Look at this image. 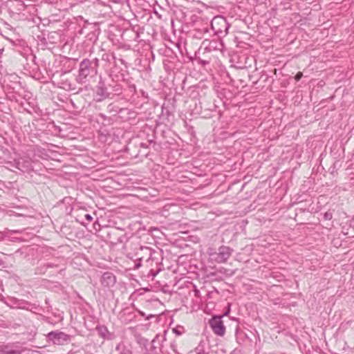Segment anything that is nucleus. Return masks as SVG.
Returning <instances> with one entry per match:
<instances>
[{
    "instance_id": "4468645a",
    "label": "nucleus",
    "mask_w": 354,
    "mask_h": 354,
    "mask_svg": "<svg viewBox=\"0 0 354 354\" xmlns=\"http://www.w3.org/2000/svg\"><path fill=\"white\" fill-rule=\"evenodd\" d=\"M120 319L122 322L124 324H129L133 319V315L129 309H124L120 313Z\"/></svg>"
},
{
    "instance_id": "f3484780",
    "label": "nucleus",
    "mask_w": 354,
    "mask_h": 354,
    "mask_svg": "<svg viewBox=\"0 0 354 354\" xmlns=\"http://www.w3.org/2000/svg\"><path fill=\"white\" fill-rule=\"evenodd\" d=\"M17 308H21V309H27V306L29 305V303L26 301H19L17 304Z\"/></svg>"
},
{
    "instance_id": "b1692460",
    "label": "nucleus",
    "mask_w": 354,
    "mask_h": 354,
    "mask_svg": "<svg viewBox=\"0 0 354 354\" xmlns=\"http://www.w3.org/2000/svg\"><path fill=\"white\" fill-rule=\"evenodd\" d=\"M176 346H177V345H176V344L175 342H172V343L171 344V347L172 350H173L175 353H177Z\"/></svg>"
},
{
    "instance_id": "7ed1b4c3",
    "label": "nucleus",
    "mask_w": 354,
    "mask_h": 354,
    "mask_svg": "<svg viewBox=\"0 0 354 354\" xmlns=\"http://www.w3.org/2000/svg\"><path fill=\"white\" fill-rule=\"evenodd\" d=\"M230 27V24L222 16L214 17L211 21V28L219 39L225 37L228 33Z\"/></svg>"
},
{
    "instance_id": "9d476101",
    "label": "nucleus",
    "mask_w": 354,
    "mask_h": 354,
    "mask_svg": "<svg viewBox=\"0 0 354 354\" xmlns=\"http://www.w3.org/2000/svg\"><path fill=\"white\" fill-rule=\"evenodd\" d=\"M94 70L92 66V62L88 59H83L80 64L78 79L80 82H83Z\"/></svg>"
},
{
    "instance_id": "412c9836",
    "label": "nucleus",
    "mask_w": 354,
    "mask_h": 354,
    "mask_svg": "<svg viewBox=\"0 0 354 354\" xmlns=\"http://www.w3.org/2000/svg\"><path fill=\"white\" fill-rule=\"evenodd\" d=\"M216 42L212 41L210 42L209 46L205 48V50H211L212 49H216V46H215Z\"/></svg>"
},
{
    "instance_id": "bb28decb",
    "label": "nucleus",
    "mask_w": 354,
    "mask_h": 354,
    "mask_svg": "<svg viewBox=\"0 0 354 354\" xmlns=\"http://www.w3.org/2000/svg\"><path fill=\"white\" fill-rule=\"evenodd\" d=\"M92 62V64H95V67H97L98 66L99 59L97 58H95Z\"/></svg>"
},
{
    "instance_id": "6e6552de",
    "label": "nucleus",
    "mask_w": 354,
    "mask_h": 354,
    "mask_svg": "<svg viewBox=\"0 0 354 354\" xmlns=\"http://www.w3.org/2000/svg\"><path fill=\"white\" fill-rule=\"evenodd\" d=\"M223 316L213 315L209 320V324L214 333L223 337L225 333V327L222 321Z\"/></svg>"
},
{
    "instance_id": "0eeeda50",
    "label": "nucleus",
    "mask_w": 354,
    "mask_h": 354,
    "mask_svg": "<svg viewBox=\"0 0 354 354\" xmlns=\"http://www.w3.org/2000/svg\"><path fill=\"white\" fill-rule=\"evenodd\" d=\"M134 241L136 239H140V241L144 243H148L150 238L149 230L147 229L145 226L142 225L140 221L134 219Z\"/></svg>"
},
{
    "instance_id": "2eb2a0df",
    "label": "nucleus",
    "mask_w": 354,
    "mask_h": 354,
    "mask_svg": "<svg viewBox=\"0 0 354 354\" xmlns=\"http://www.w3.org/2000/svg\"><path fill=\"white\" fill-rule=\"evenodd\" d=\"M0 354H21L19 350L14 349L11 345L0 346Z\"/></svg>"
},
{
    "instance_id": "dca6fc26",
    "label": "nucleus",
    "mask_w": 354,
    "mask_h": 354,
    "mask_svg": "<svg viewBox=\"0 0 354 354\" xmlns=\"http://www.w3.org/2000/svg\"><path fill=\"white\" fill-rule=\"evenodd\" d=\"M137 343L142 348H145L149 344V340L146 338L141 337L140 335H134Z\"/></svg>"
},
{
    "instance_id": "a19ab883",
    "label": "nucleus",
    "mask_w": 354,
    "mask_h": 354,
    "mask_svg": "<svg viewBox=\"0 0 354 354\" xmlns=\"http://www.w3.org/2000/svg\"><path fill=\"white\" fill-rule=\"evenodd\" d=\"M137 194H142V192H136Z\"/></svg>"
},
{
    "instance_id": "ea45409f",
    "label": "nucleus",
    "mask_w": 354,
    "mask_h": 354,
    "mask_svg": "<svg viewBox=\"0 0 354 354\" xmlns=\"http://www.w3.org/2000/svg\"><path fill=\"white\" fill-rule=\"evenodd\" d=\"M133 317H134V319H136L137 318V315H134Z\"/></svg>"
},
{
    "instance_id": "c85d7f7f",
    "label": "nucleus",
    "mask_w": 354,
    "mask_h": 354,
    "mask_svg": "<svg viewBox=\"0 0 354 354\" xmlns=\"http://www.w3.org/2000/svg\"><path fill=\"white\" fill-rule=\"evenodd\" d=\"M134 311H137L138 315L142 316V317H145V313L143 312H142V311H140V310H139L138 309H136L135 308H134Z\"/></svg>"
},
{
    "instance_id": "4be33fe9",
    "label": "nucleus",
    "mask_w": 354,
    "mask_h": 354,
    "mask_svg": "<svg viewBox=\"0 0 354 354\" xmlns=\"http://www.w3.org/2000/svg\"><path fill=\"white\" fill-rule=\"evenodd\" d=\"M23 230H8V233L10 235H12L14 234H21Z\"/></svg>"
},
{
    "instance_id": "a878e982",
    "label": "nucleus",
    "mask_w": 354,
    "mask_h": 354,
    "mask_svg": "<svg viewBox=\"0 0 354 354\" xmlns=\"http://www.w3.org/2000/svg\"><path fill=\"white\" fill-rule=\"evenodd\" d=\"M173 332L176 333L177 335H180L182 334V332L176 328L173 329Z\"/></svg>"
},
{
    "instance_id": "39448f33",
    "label": "nucleus",
    "mask_w": 354,
    "mask_h": 354,
    "mask_svg": "<svg viewBox=\"0 0 354 354\" xmlns=\"http://www.w3.org/2000/svg\"><path fill=\"white\" fill-rule=\"evenodd\" d=\"M48 342L55 345L67 344L71 339V336L59 330L51 331L46 335Z\"/></svg>"
},
{
    "instance_id": "cd10ccee",
    "label": "nucleus",
    "mask_w": 354,
    "mask_h": 354,
    "mask_svg": "<svg viewBox=\"0 0 354 354\" xmlns=\"http://www.w3.org/2000/svg\"><path fill=\"white\" fill-rule=\"evenodd\" d=\"M349 225H350L351 227L354 229V216H353V218L350 221Z\"/></svg>"
},
{
    "instance_id": "5701e85b",
    "label": "nucleus",
    "mask_w": 354,
    "mask_h": 354,
    "mask_svg": "<svg viewBox=\"0 0 354 354\" xmlns=\"http://www.w3.org/2000/svg\"><path fill=\"white\" fill-rule=\"evenodd\" d=\"M197 31H198V32H200V33H203V34H204V33H206V32H208V28H207V27H204V28H201V29H198V30H197Z\"/></svg>"
},
{
    "instance_id": "393cba45",
    "label": "nucleus",
    "mask_w": 354,
    "mask_h": 354,
    "mask_svg": "<svg viewBox=\"0 0 354 354\" xmlns=\"http://www.w3.org/2000/svg\"><path fill=\"white\" fill-rule=\"evenodd\" d=\"M85 218L88 221H91L93 220V217L91 215L88 214H86L85 215Z\"/></svg>"
},
{
    "instance_id": "37998d69",
    "label": "nucleus",
    "mask_w": 354,
    "mask_h": 354,
    "mask_svg": "<svg viewBox=\"0 0 354 354\" xmlns=\"http://www.w3.org/2000/svg\"><path fill=\"white\" fill-rule=\"evenodd\" d=\"M134 281L138 283V281L136 279H134Z\"/></svg>"
},
{
    "instance_id": "20e7f679",
    "label": "nucleus",
    "mask_w": 354,
    "mask_h": 354,
    "mask_svg": "<svg viewBox=\"0 0 354 354\" xmlns=\"http://www.w3.org/2000/svg\"><path fill=\"white\" fill-rule=\"evenodd\" d=\"M139 248L137 251H134V269H138L142 266V262H148L151 257V248L149 247L142 245L140 243H138Z\"/></svg>"
},
{
    "instance_id": "c03bdc74",
    "label": "nucleus",
    "mask_w": 354,
    "mask_h": 354,
    "mask_svg": "<svg viewBox=\"0 0 354 354\" xmlns=\"http://www.w3.org/2000/svg\"><path fill=\"white\" fill-rule=\"evenodd\" d=\"M231 354H233V353H231Z\"/></svg>"
},
{
    "instance_id": "423d86ee",
    "label": "nucleus",
    "mask_w": 354,
    "mask_h": 354,
    "mask_svg": "<svg viewBox=\"0 0 354 354\" xmlns=\"http://www.w3.org/2000/svg\"><path fill=\"white\" fill-rule=\"evenodd\" d=\"M233 252V249L228 246L222 245L218 248L217 252L210 254L212 260L218 263H225L230 257Z\"/></svg>"
},
{
    "instance_id": "f704fd0d",
    "label": "nucleus",
    "mask_w": 354,
    "mask_h": 354,
    "mask_svg": "<svg viewBox=\"0 0 354 354\" xmlns=\"http://www.w3.org/2000/svg\"><path fill=\"white\" fill-rule=\"evenodd\" d=\"M300 77H301V75H299V74H297V75H296V79H297V80H299Z\"/></svg>"
},
{
    "instance_id": "6ab92c4d",
    "label": "nucleus",
    "mask_w": 354,
    "mask_h": 354,
    "mask_svg": "<svg viewBox=\"0 0 354 354\" xmlns=\"http://www.w3.org/2000/svg\"><path fill=\"white\" fill-rule=\"evenodd\" d=\"M147 274H144V277L149 278L150 277H154L156 275L155 273L153 272L152 270L146 269Z\"/></svg>"
},
{
    "instance_id": "7c9ffc66",
    "label": "nucleus",
    "mask_w": 354,
    "mask_h": 354,
    "mask_svg": "<svg viewBox=\"0 0 354 354\" xmlns=\"http://www.w3.org/2000/svg\"><path fill=\"white\" fill-rule=\"evenodd\" d=\"M151 317H153V315H151V314H150V315H149L146 316L145 319H146V320H148V319H150V318H151Z\"/></svg>"
},
{
    "instance_id": "79ce46f5",
    "label": "nucleus",
    "mask_w": 354,
    "mask_h": 354,
    "mask_svg": "<svg viewBox=\"0 0 354 354\" xmlns=\"http://www.w3.org/2000/svg\"><path fill=\"white\" fill-rule=\"evenodd\" d=\"M134 109H136L134 108ZM134 113H138V111H136V110H134Z\"/></svg>"
},
{
    "instance_id": "4c0bfd02",
    "label": "nucleus",
    "mask_w": 354,
    "mask_h": 354,
    "mask_svg": "<svg viewBox=\"0 0 354 354\" xmlns=\"http://www.w3.org/2000/svg\"><path fill=\"white\" fill-rule=\"evenodd\" d=\"M127 5H128V6H129V8H130L131 7H130V3H129V0H127Z\"/></svg>"
},
{
    "instance_id": "58836bf2",
    "label": "nucleus",
    "mask_w": 354,
    "mask_h": 354,
    "mask_svg": "<svg viewBox=\"0 0 354 354\" xmlns=\"http://www.w3.org/2000/svg\"><path fill=\"white\" fill-rule=\"evenodd\" d=\"M140 118H138V122H137L136 125H138V123L140 122Z\"/></svg>"
},
{
    "instance_id": "a211bd4d",
    "label": "nucleus",
    "mask_w": 354,
    "mask_h": 354,
    "mask_svg": "<svg viewBox=\"0 0 354 354\" xmlns=\"http://www.w3.org/2000/svg\"><path fill=\"white\" fill-rule=\"evenodd\" d=\"M333 218V214L330 212H326L324 214V218L326 221H330Z\"/></svg>"
},
{
    "instance_id": "f8f14e48",
    "label": "nucleus",
    "mask_w": 354,
    "mask_h": 354,
    "mask_svg": "<svg viewBox=\"0 0 354 354\" xmlns=\"http://www.w3.org/2000/svg\"><path fill=\"white\" fill-rule=\"evenodd\" d=\"M134 95H136L138 97L141 96L140 100L134 101V108L137 109H141L145 104L147 103L148 101V95L145 92V91L142 88L138 91L136 89V86L134 85Z\"/></svg>"
},
{
    "instance_id": "1a4fd4ad",
    "label": "nucleus",
    "mask_w": 354,
    "mask_h": 354,
    "mask_svg": "<svg viewBox=\"0 0 354 354\" xmlns=\"http://www.w3.org/2000/svg\"><path fill=\"white\" fill-rule=\"evenodd\" d=\"M10 165L23 173H30L33 170L31 160L20 158L15 159L13 161L9 162Z\"/></svg>"
},
{
    "instance_id": "e433bc0d",
    "label": "nucleus",
    "mask_w": 354,
    "mask_h": 354,
    "mask_svg": "<svg viewBox=\"0 0 354 354\" xmlns=\"http://www.w3.org/2000/svg\"><path fill=\"white\" fill-rule=\"evenodd\" d=\"M147 153H142L141 156H145V157H146V156H147Z\"/></svg>"
},
{
    "instance_id": "f03ea898",
    "label": "nucleus",
    "mask_w": 354,
    "mask_h": 354,
    "mask_svg": "<svg viewBox=\"0 0 354 354\" xmlns=\"http://www.w3.org/2000/svg\"><path fill=\"white\" fill-rule=\"evenodd\" d=\"M143 125L134 127V146L147 149L154 139V133L144 120Z\"/></svg>"
},
{
    "instance_id": "72a5a7b5",
    "label": "nucleus",
    "mask_w": 354,
    "mask_h": 354,
    "mask_svg": "<svg viewBox=\"0 0 354 354\" xmlns=\"http://www.w3.org/2000/svg\"><path fill=\"white\" fill-rule=\"evenodd\" d=\"M100 90V91H101V92H102V93H102V95H104V93H103V90H102V88H98L97 93H100V91H99Z\"/></svg>"
},
{
    "instance_id": "c756f323",
    "label": "nucleus",
    "mask_w": 354,
    "mask_h": 354,
    "mask_svg": "<svg viewBox=\"0 0 354 354\" xmlns=\"http://www.w3.org/2000/svg\"><path fill=\"white\" fill-rule=\"evenodd\" d=\"M19 6H21V8L18 9L19 10H24L26 6L23 2H20Z\"/></svg>"
},
{
    "instance_id": "f257e3e1",
    "label": "nucleus",
    "mask_w": 354,
    "mask_h": 354,
    "mask_svg": "<svg viewBox=\"0 0 354 354\" xmlns=\"http://www.w3.org/2000/svg\"><path fill=\"white\" fill-rule=\"evenodd\" d=\"M134 41H137V44H134V64L138 66V71H142L147 69L149 65V55L150 53V46L147 42L146 35L144 32V29L140 26L136 30L134 26Z\"/></svg>"
},
{
    "instance_id": "2f4dec72",
    "label": "nucleus",
    "mask_w": 354,
    "mask_h": 354,
    "mask_svg": "<svg viewBox=\"0 0 354 354\" xmlns=\"http://www.w3.org/2000/svg\"><path fill=\"white\" fill-rule=\"evenodd\" d=\"M203 65H206L209 63V61H201Z\"/></svg>"
},
{
    "instance_id": "aec40b11",
    "label": "nucleus",
    "mask_w": 354,
    "mask_h": 354,
    "mask_svg": "<svg viewBox=\"0 0 354 354\" xmlns=\"http://www.w3.org/2000/svg\"><path fill=\"white\" fill-rule=\"evenodd\" d=\"M196 354H209L208 352L205 351L203 348L196 347L194 350Z\"/></svg>"
},
{
    "instance_id": "ddd939ff",
    "label": "nucleus",
    "mask_w": 354,
    "mask_h": 354,
    "mask_svg": "<svg viewBox=\"0 0 354 354\" xmlns=\"http://www.w3.org/2000/svg\"><path fill=\"white\" fill-rule=\"evenodd\" d=\"M101 283L104 286L111 287L115 283V277L113 273L109 272H104L101 277Z\"/></svg>"
},
{
    "instance_id": "9b49d317",
    "label": "nucleus",
    "mask_w": 354,
    "mask_h": 354,
    "mask_svg": "<svg viewBox=\"0 0 354 354\" xmlns=\"http://www.w3.org/2000/svg\"><path fill=\"white\" fill-rule=\"evenodd\" d=\"M134 192H142V194L134 193V198H138L142 201L148 200L151 195L147 187H142L141 183L137 182V180H134Z\"/></svg>"
},
{
    "instance_id": "c9c22d12",
    "label": "nucleus",
    "mask_w": 354,
    "mask_h": 354,
    "mask_svg": "<svg viewBox=\"0 0 354 354\" xmlns=\"http://www.w3.org/2000/svg\"><path fill=\"white\" fill-rule=\"evenodd\" d=\"M236 330V333H237L238 330H239V326L238 325L236 326V330Z\"/></svg>"
},
{
    "instance_id": "473e14b6",
    "label": "nucleus",
    "mask_w": 354,
    "mask_h": 354,
    "mask_svg": "<svg viewBox=\"0 0 354 354\" xmlns=\"http://www.w3.org/2000/svg\"><path fill=\"white\" fill-rule=\"evenodd\" d=\"M134 180H137V182H138V183H142V179L137 178H135V177H134Z\"/></svg>"
}]
</instances>
